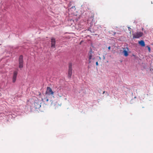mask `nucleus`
Listing matches in <instances>:
<instances>
[{
    "label": "nucleus",
    "instance_id": "nucleus-1",
    "mask_svg": "<svg viewBox=\"0 0 153 153\" xmlns=\"http://www.w3.org/2000/svg\"><path fill=\"white\" fill-rule=\"evenodd\" d=\"M72 64L70 63L68 65V78H71L72 74Z\"/></svg>",
    "mask_w": 153,
    "mask_h": 153
},
{
    "label": "nucleus",
    "instance_id": "nucleus-2",
    "mask_svg": "<svg viewBox=\"0 0 153 153\" xmlns=\"http://www.w3.org/2000/svg\"><path fill=\"white\" fill-rule=\"evenodd\" d=\"M143 33L141 32H137L135 33H133L132 36L133 38H139L143 36Z\"/></svg>",
    "mask_w": 153,
    "mask_h": 153
},
{
    "label": "nucleus",
    "instance_id": "nucleus-3",
    "mask_svg": "<svg viewBox=\"0 0 153 153\" xmlns=\"http://www.w3.org/2000/svg\"><path fill=\"white\" fill-rule=\"evenodd\" d=\"M19 68H22L23 67V56L21 55L19 56Z\"/></svg>",
    "mask_w": 153,
    "mask_h": 153
},
{
    "label": "nucleus",
    "instance_id": "nucleus-4",
    "mask_svg": "<svg viewBox=\"0 0 153 153\" xmlns=\"http://www.w3.org/2000/svg\"><path fill=\"white\" fill-rule=\"evenodd\" d=\"M34 107L35 109H39L41 106L40 101L36 100L34 103Z\"/></svg>",
    "mask_w": 153,
    "mask_h": 153
},
{
    "label": "nucleus",
    "instance_id": "nucleus-5",
    "mask_svg": "<svg viewBox=\"0 0 153 153\" xmlns=\"http://www.w3.org/2000/svg\"><path fill=\"white\" fill-rule=\"evenodd\" d=\"M46 94L48 95H53L54 92L52 91L51 88L48 87L47 88V90L46 91Z\"/></svg>",
    "mask_w": 153,
    "mask_h": 153
},
{
    "label": "nucleus",
    "instance_id": "nucleus-6",
    "mask_svg": "<svg viewBox=\"0 0 153 153\" xmlns=\"http://www.w3.org/2000/svg\"><path fill=\"white\" fill-rule=\"evenodd\" d=\"M17 74L18 72L16 71H15L13 72L12 78V82L13 83L15 82L16 80Z\"/></svg>",
    "mask_w": 153,
    "mask_h": 153
},
{
    "label": "nucleus",
    "instance_id": "nucleus-7",
    "mask_svg": "<svg viewBox=\"0 0 153 153\" xmlns=\"http://www.w3.org/2000/svg\"><path fill=\"white\" fill-rule=\"evenodd\" d=\"M51 47L55 48V45L56 44L55 39L54 38H52L51 39Z\"/></svg>",
    "mask_w": 153,
    "mask_h": 153
},
{
    "label": "nucleus",
    "instance_id": "nucleus-8",
    "mask_svg": "<svg viewBox=\"0 0 153 153\" xmlns=\"http://www.w3.org/2000/svg\"><path fill=\"white\" fill-rule=\"evenodd\" d=\"M139 44L142 47L145 46V43L144 42L143 40H141L139 41L138 42Z\"/></svg>",
    "mask_w": 153,
    "mask_h": 153
},
{
    "label": "nucleus",
    "instance_id": "nucleus-9",
    "mask_svg": "<svg viewBox=\"0 0 153 153\" xmlns=\"http://www.w3.org/2000/svg\"><path fill=\"white\" fill-rule=\"evenodd\" d=\"M89 55V63H91V59H92V54H88Z\"/></svg>",
    "mask_w": 153,
    "mask_h": 153
},
{
    "label": "nucleus",
    "instance_id": "nucleus-10",
    "mask_svg": "<svg viewBox=\"0 0 153 153\" xmlns=\"http://www.w3.org/2000/svg\"><path fill=\"white\" fill-rule=\"evenodd\" d=\"M124 55L126 56H127L128 55V53L126 51L124 50L123 51Z\"/></svg>",
    "mask_w": 153,
    "mask_h": 153
},
{
    "label": "nucleus",
    "instance_id": "nucleus-11",
    "mask_svg": "<svg viewBox=\"0 0 153 153\" xmlns=\"http://www.w3.org/2000/svg\"><path fill=\"white\" fill-rule=\"evenodd\" d=\"M57 95L59 97H61L62 96L63 94L62 92H61L60 93H58Z\"/></svg>",
    "mask_w": 153,
    "mask_h": 153
},
{
    "label": "nucleus",
    "instance_id": "nucleus-12",
    "mask_svg": "<svg viewBox=\"0 0 153 153\" xmlns=\"http://www.w3.org/2000/svg\"><path fill=\"white\" fill-rule=\"evenodd\" d=\"M44 100H45V101L47 102H48V99L47 97L44 98Z\"/></svg>",
    "mask_w": 153,
    "mask_h": 153
},
{
    "label": "nucleus",
    "instance_id": "nucleus-13",
    "mask_svg": "<svg viewBox=\"0 0 153 153\" xmlns=\"http://www.w3.org/2000/svg\"><path fill=\"white\" fill-rule=\"evenodd\" d=\"M147 47L148 48V50H149V52H150V50H151L150 48V47L148 46H147Z\"/></svg>",
    "mask_w": 153,
    "mask_h": 153
},
{
    "label": "nucleus",
    "instance_id": "nucleus-14",
    "mask_svg": "<svg viewBox=\"0 0 153 153\" xmlns=\"http://www.w3.org/2000/svg\"><path fill=\"white\" fill-rule=\"evenodd\" d=\"M128 30L130 31L129 33H131V29L129 27H128Z\"/></svg>",
    "mask_w": 153,
    "mask_h": 153
},
{
    "label": "nucleus",
    "instance_id": "nucleus-15",
    "mask_svg": "<svg viewBox=\"0 0 153 153\" xmlns=\"http://www.w3.org/2000/svg\"><path fill=\"white\" fill-rule=\"evenodd\" d=\"M93 53L92 51V49H91L88 54H92Z\"/></svg>",
    "mask_w": 153,
    "mask_h": 153
},
{
    "label": "nucleus",
    "instance_id": "nucleus-16",
    "mask_svg": "<svg viewBox=\"0 0 153 153\" xmlns=\"http://www.w3.org/2000/svg\"><path fill=\"white\" fill-rule=\"evenodd\" d=\"M74 9V10H75V6H72L70 9Z\"/></svg>",
    "mask_w": 153,
    "mask_h": 153
},
{
    "label": "nucleus",
    "instance_id": "nucleus-17",
    "mask_svg": "<svg viewBox=\"0 0 153 153\" xmlns=\"http://www.w3.org/2000/svg\"><path fill=\"white\" fill-rule=\"evenodd\" d=\"M96 65H98V63L97 62H96Z\"/></svg>",
    "mask_w": 153,
    "mask_h": 153
},
{
    "label": "nucleus",
    "instance_id": "nucleus-18",
    "mask_svg": "<svg viewBox=\"0 0 153 153\" xmlns=\"http://www.w3.org/2000/svg\"><path fill=\"white\" fill-rule=\"evenodd\" d=\"M108 49L109 50H110V49H111V47L110 46H109V47H108Z\"/></svg>",
    "mask_w": 153,
    "mask_h": 153
},
{
    "label": "nucleus",
    "instance_id": "nucleus-19",
    "mask_svg": "<svg viewBox=\"0 0 153 153\" xmlns=\"http://www.w3.org/2000/svg\"><path fill=\"white\" fill-rule=\"evenodd\" d=\"M142 30H143V28H142Z\"/></svg>",
    "mask_w": 153,
    "mask_h": 153
},
{
    "label": "nucleus",
    "instance_id": "nucleus-20",
    "mask_svg": "<svg viewBox=\"0 0 153 153\" xmlns=\"http://www.w3.org/2000/svg\"><path fill=\"white\" fill-rule=\"evenodd\" d=\"M105 91H103V94L105 93Z\"/></svg>",
    "mask_w": 153,
    "mask_h": 153
},
{
    "label": "nucleus",
    "instance_id": "nucleus-21",
    "mask_svg": "<svg viewBox=\"0 0 153 153\" xmlns=\"http://www.w3.org/2000/svg\"><path fill=\"white\" fill-rule=\"evenodd\" d=\"M144 33H146V31H144Z\"/></svg>",
    "mask_w": 153,
    "mask_h": 153
}]
</instances>
